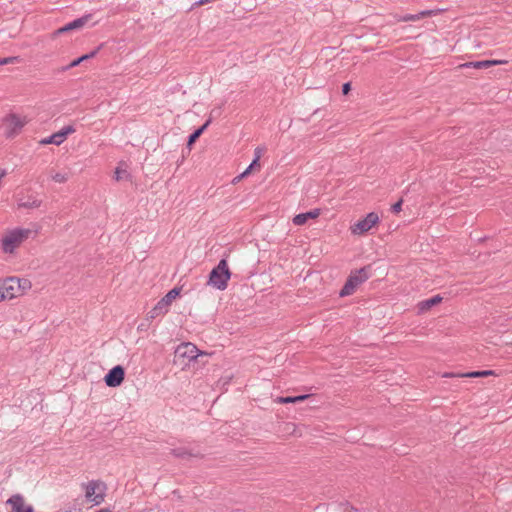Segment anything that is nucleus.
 I'll use <instances>...</instances> for the list:
<instances>
[{
    "mask_svg": "<svg viewBox=\"0 0 512 512\" xmlns=\"http://www.w3.org/2000/svg\"><path fill=\"white\" fill-rule=\"evenodd\" d=\"M261 153H262V149L260 147H257L255 149V156L259 154V156L261 157Z\"/></svg>",
    "mask_w": 512,
    "mask_h": 512,
    "instance_id": "obj_38",
    "label": "nucleus"
},
{
    "mask_svg": "<svg viewBox=\"0 0 512 512\" xmlns=\"http://www.w3.org/2000/svg\"><path fill=\"white\" fill-rule=\"evenodd\" d=\"M99 485H100V482L94 481V480L90 481L86 485L85 496L87 499L94 502L95 505L101 504L104 501V497H105L104 493L96 494L95 491L99 487Z\"/></svg>",
    "mask_w": 512,
    "mask_h": 512,
    "instance_id": "obj_12",
    "label": "nucleus"
},
{
    "mask_svg": "<svg viewBox=\"0 0 512 512\" xmlns=\"http://www.w3.org/2000/svg\"><path fill=\"white\" fill-rule=\"evenodd\" d=\"M251 170H252V168L250 166H248L246 168V170L243 172V175H246V176L249 175L251 173Z\"/></svg>",
    "mask_w": 512,
    "mask_h": 512,
    "instance_id": "obj_37",
    "label": "nucleus"
},
{
    "mask_svg": "<svg viewBox=\"0 0 512 512\" xmlns=\"http://www.w3.org/2000/svg\"><path fill=\"white\" fill-rule=\"evenodd\" d=\"M125 378V369L121 365H116L111 368L104 377L105 384L108 387L120 386Z\"/></svg>",
    "mask_w": 512,
    "mask_h": 512,
    "instance_id": "obj_8",
    "label": "nucleus"
},
{
    "mask_svg": "<svg viewBox=\"0 0 512 512\" xmlns=\"http://www.w3.org/2000/svg\"><path fill=\"white\" fill-rule=\"evenodd\" d=\"M19 282V295L23 294L26 290L31 288V282L27 279L18 278Z\"/></svg>",
    "mask_w": 512,
    "mask_h": 512,
    "instance_id": "obj_23",
    "label": "nucleus"
},
{
    "mask_svg": "<svg viewBox=\"0 0 512 512\" xmlns=\"http://www.w3.org/2000/svg\"><path fill=\"white\" fill-rule=\"evenodd\" d=\"M30 230L28 229H16L9 233L3 238L2 245L5 252H13L24 239L28 238Z\"/></svg>",
    "mask_w": 512,
    "mask_h": 512,
    "instance_id": "obj_6",
    "label": "nucleus"
},
{
    "mask_svg": "<svg viewBox=\"0 0 512 512\" xmlns=\"http://www.w3.org/2000/svg\"><path fill=\"white\" fill-rule=\"evenodd\" d=\"M351 90V83L350 82H346L342 85V94L343 95H347Z\"/></svg>",
    "mask_w": 512,
    "mask_h": 512,
    "instance_id": "obj_31",
    "label": "nucleus"
},
{
    "mask_svg": "<svg viewBox=\"0 0 512 512\" xmlns=\"http://www.w3.org/2000/svg\"><path fill=\"white\" fill-rule=\"evenodd\" d=\"M6 503L11 506V512H34L33 506L25 504L21 494L12 495Z\"/></svg>",
    "mask_w": 512,
    "mask_h": 512,
    "instance_id": "obj_11",
    "label": "nucleus"
},
{
    "mask_svg": "<svg viewBox=\"0 0 512 512\" xmlns=\"http://www.w3.org/2000/svg\"><path fill=\"white\" fill-rule=\"evenodd\" d=\"M276 401L281 404L295 403L294 396L278 397Z\"/></svg>",
    "mask_w": 512,
    "mask_h": 512,
    "instance_id": "obj_27",
    "label": "nucleus"
},
{
    "mask_svg": "<svg viewBox=\"0 0 512 512\" xmlns=\"http://www.w3.org/2000/svg\"><path fill=\"white\" fill-rule=\"evenodd\" d=\"M244 177H246V175H243V172H242L240 175H238L237 177L234 178L233 183L238 182L239 180H241Z\"/></svg>",
    "mask_w": 512,
    "mask_h": 512,
    "instance_id": "obj_35",
    "label": "nucleus"
},
{
    "mask_svg": "<svg viewBox=\"0 0 512 512\" xmlns=\"http://www.w3.org/2000/svg\"><path fill=\"white\" fill-rule=\"evenodd\" d=\"M64 142L63 136H61L60 132L53 133L52 135L42 139L40 141L41 145H48V144H54V145H61Z\"/></svg>",
    "mask_w": 512,
    "mask_h": 512,
    "instance_id": "obj_20",
    "label": "nucleus"
},
{
    "mask_svg": "<svg viewBox=\"0 0 512 512\" xmlns=\"http://www.w3.org/2000/svg\"><path fill=\"white\" fill-rule=\"evenodd\" d=\"M231 275L232 273L228 267L227 260L221 259L219 263L210 271L207 284L223 291L227 288Z\"/></svg>",
    "mask_w": 512,
    "mask_h": 512,
    "instance_id": "obj_1",
    "label": "nucleus"
},
{
    "mask_svg": "<svg viewBox=\"0 0 512 512\" xmlns=\"http://www.w3.org/2000/svg\"><path fill=\"white\" fill-rule=\"evenodd\" d=\"M309 397H310L309 394H301V395L294 396L295 403L303 402L304 400L308 399Z\"/></svg>",
    "mask_w": 512,
    "mask_h": 512,
    "instance_id": "obj_32",
    "label": "nucleus"
},
{
    "mask_svg": "<svg viewBox=\"0 0 512 512\" xmlns=\"http://www.w3.org/2000/svg\"><path fill=\"white\" fill-rule=\"evenodd\" d=\"M435 14V11L433 10H424V11H421L420 13L418 14H406L402 17V21H405V22H408V21H417L421 18H424V17H427V16H431Z\"/></svg>",
    "mask_w": 512,
    "mask_h": 512,
    "instance_id": "obj_21",
    "label": "nucleus"
},
{
    "mask_svg": "<svg viewBox=\"0 0 512 512\" xmlns=\"http://www.w3.org/2000/svg\"><path fill=\"white\" fill-rule=\"evenodd\" d=\"M244 177H246V175H243V172H242L240 175H238L237 177L234 178L233 183L238 182L239 180H241Z\"/></svg>",
    "mask_w": 512,
    "mask_h": 512,
    "instance_id": "obj_36",
    "label": "nucleus"
},
{
    "mask_svg": "<svg viewBox=\"0 0 512 512\" xmlns=\"http://www.w3.org/2000/svg\"><path fill=\"white\" fill-rule=\"evenodd\" d=\"M495 372L492 370H480V371H472L464 374H454V373H446L444 374L445 377H470V378H477V377H487L490 375H494Z\"/></svg>",
    "mask_w": 512,
    "mask_h": 512,
    "instance_id": "obj_16",
    "label": "nucleus"
},
{
    "mask_svg": "<svg viewBox=\"0 0 512 512\" xmlns=\"http://www.w3.org/2000/svg\"><path fill=\"white\" fill-rule=\"evenodd\" d=\"M211 122H212V119H211V118L207 119V120L205 121V123H204L202 126H200L199 128H197L196 130H197L198 132H200L201 134H203V133H204V131H205V130L208 128V126L211 124Z\"/></svg>",
    "mask_w": 512,
    "mask_h": 512,
    "instance_id": "obj_29",
    "label": "nucleus"
},
{
    "mask_svg": "<svg viewBox=\"0 0 512 512\" xmlns=\"http://www.w3.org/2000/svg\"><path fill=\"white\" fill-rule=\"evenodd\" d=\"M96 512H111L108 508H102Z\"/></svg>",
    "mask_w": 512,
    "mask_h": 512,
    "instance_id": "obj_39",
    "label": "nucleus"
},
{
    "mask_svg": "<svg viewBox=\"0 0 512 512\" xmlns=\"http://www.w3.org/2000/svg\"><path fill=\"white\" fill-rule=\"evenodd\" d=\"M203 353L196 347V345L186 342L177 346L174 352V364L187 366L190 362L197 360Z\"/></svg>",
    "mask_w": 512,
    "mask_h": 512,
    "instance_id": "obj_3",
    "label": "nucleus"
},
{
    "mask_svg": "<svg viewBox=\"0 0 512 512\" xmlns=\"http://www.w3.org/2000/svg\"><path fill=\"white\" fill-rule=\"evenodd\" d=\"M90 18H91L90 14L84 15L80 18H77V19L65 24L64 26L58 28L54 32V35L57 36V35H61L64 33L71 32V31L79 30L84 27V25L89 21Z\"/></svg>",
    "mask_w": 512,
    "mask_h": 512,
    "instance_id": "obj_10",
    "label": "nucleus"
},
{
    "mask_svg": "<svg viewBox=\"0 0 512 512\" xmlns=\"http://www.w3.org/2000/svg\"><path fill=\"white\" fill-rule=\"evenodd\" d=\"M131 175L128 173L126 169H122L120 167H117L115 170V179L117 181L123 180V179H129Z\"/></svg>",
    "mask_w": 512,
    "mask_h": 512,
    "instance_id": "obj_22",
    "label": "nucleus"
},
{
    "mask_svg": "<svg viewBox=\"0 0 512 512\" xmlns=\"http://www.w3.org/2000/svg\"><path fill=\"white\" fill-rule=\"evenodd\" d=\"M102 45L98 46L96 49H94L93 51H91L90 53H87V54H84L76 59H74L70 64H68L67 66H65L63 68V70H68V69H71L73 67H76L78 66L80 63H82L83 61H86L88 59H91L93 57H95L97 55V53L99 52V50L101 49Z\"/></svg>",
    "mask_w": 512,
    "mask_h": 512,
    "instance_id": "obj_17",
    "label": "nucleus"
},
{
    "mask_svg": "<svg viewBox=\"0 0 512 512\" xmlns=\"http://www.w3.org/2000/svg\"><path fill=\"white\" fill-rule=\"evenodd\" d=\"M15 60H16V57L0 58V65L14 63Z\"/></svg>",
    "mask_w": 512,
    "mask_h": 512,
    "instance_id": "obj_30",
    "label": "nucleus"
},
{
    "mask_svg": "<svg viewBox=\"0 0 512 512\" xmlns=\"http://www.w3.org/2000/svg\"><path fill=\"white\" fill-rule=\"evenodd\" d=\"M41 204H42L41 200L37 199L33 195H30V196H28L26 201H23L22 199H20L19 202H18V207L19 208H26V209H33V208L40 207Z\"/></svg>",
    "mask_w": 512,
    "mask_h": 512,
    "instance_id": "obj_19",
    "label": "nucleus"
},
{
    "mask_svg": "<svg viewBox=\"0 0 512 512\" xmlns=\"http://www.w3.org/2000/svg\"><path fill=\"white\" fill-rule=\"evenodd\" d=\"M52 179L58 183H64L68 180V175L63 173H56L52 176Z\"/></svg>",
    "mask_w": 512,
    "mask_h": 512,
    "instance_id": "obj_26",
    "label": "nucleus"
},
{
    "mask_svg": "<svg viewBox=\"0 0 512 512\" xmlns=\"http://www.w3.org/2000/svg\"><path fill=\"white\" fill-rule=\"evenodd\" d=\"M402 204H403V200L402 199L398 200L396 203H394L392 205L391 211L393 213H399L401 211V209H402Z\"/></svg>",
    "mask_w": 512,
    "mask_h": 512,
    "instance_id": "obj_28",
    "label": "nucleus"
},
{
    "mask_svg": "<svg viewBox=\"0 0 512 512\" xmlns=\"http://www.w3.org/2000/svg\"><path fill=\"white\" fill-rule=\"evenodd\" d=\"M0 285L5 296V300L19 296V282L17 277L0 279Z\"/></svg>",
    "mask_w": 512,
    "mask_h": 512,
    "instance_id": "obj_9",
    "label": "nucleus"
},
{
    "mask_svg": "<svg viewBox=\"0 0 512 512\" xmlns=\"http://www.w3.org/2000/svg\"><path fill=\"white\" fill-rule=\"evenodd\" d=\"M181 288L174 287L147 313V320H153L159 316L165 315L171 303L180 295Z\"/></svg>",
    "mask_w": 512,
    "mask_h": 512,
    "instance_id": "obj_4",
    "label": "nucleus"
},
{
    "mask_svg": "<svg viewBox=\"0 0 512 512\" xmlns=\"http://www.w3.org/2000/svg\"><path fill=\"white\" fill-rule=\"evenodd\" d=\"M259 159H260V156L259 154L256 155V157L253 159V161L251 162V164L249 165L252 169L255 167V166H260L259 164Z\"/></svg>",
    "mask_w": 512,
    "mask_h": 512,
    "instance_id": "obj_33",
    "label": "nucleus"
},
{
    "mask_svg": "<svg viewBox=\"0 0 512 512\" xmlns=\"http://www.w3.org/2000/svg\"><path fill=\"white\" fill-rule=\"evenodd\" d=\"M320 215L319 209H313L305 213L297 214L293 217V224L296 226L304 225L308 222L310 219H315Z\"/></svg>",
    "mask_w": 512,
    "mask_h": 512,
    "instance_id": "obj_15",
    "label": "nucleus"
},
{
    "mask_svg": "<svg viewBox=\"0 0 512 512\" xmlns=\"http://www.w3.org/2000/svg\"><path fill=\"white\" fill-rule=\"evenodd\" d=\"M61 136H63V140L67 139V136L75 132V128L72 125H68L63 127L60 131Z\"/></svg>",
    "mask_w": 512,
    "mask_h": 512,
    "instance_id": "obj_25",
    "label": "nucleus"
},
{
    "mask_svg": "<svg viewBox=\"0 0 512 512\" xmlns=\"http://www.w3.org/2000/svg\"><path fill=\"white\" fill-rule=\"evenodd\" d=\"M442 301V297L440 295H435L429 299L423 300L419 302L418 308L420 312H426L430 310L432 307L436 306Z\"/></svg>",
    "mask_w": 512,
    "mask_h": 512,
    "instance_id": "obj_18",
    "label": "nucleus"
},
{
    "mask_svg": "<svg viewBox=\"0 0 512 512\" xmlns=\"http://www.w3.org/2000/svg\"><path fill=\"white\" fill-rule=\"evenodd\" d=\"M506 61L503 60H480V61H471L462 64L460 67L462 68H475V69H487L491 66L503 64Z\"/></svg>",
    "mask_w": 512,
    "mask_h": 512,
    "instance_id": "obj_14",
    "label": "nucleus"
},
{
    "mask_svg": "<svg viewBox=\"0 0 512 512\" xmlns=\"http://www.w3.org/2000/svg\"><path fill=\"white\" fill-rule=\"evenodd\" d=\"M343 512H358V509L355 507L346 505Z\"/></svg>",
    "mask_w": 512,
    "mask_h": 512,
    "instance_id": "obj_34",
    "label": "nucleus"
},
{
    "mask_svg": "<svg viewBox=\"0 0 512 512\" xmlns=\"http://www.w3.org/2000/svg\"><path fill=\"white\" fill-rule=\"evenodd\" d=\"M379 221V217L377 213L370 212L363 219L357 221L352 227L353 234L362 235L368 232L373 226H375Z\"/></svg>",
    "mask_w": 512,
    "mask_h": 512,
    "instance_id": "obj_7",
    "label": "nucleus"
},
{
    "mask_svg": "<svg viewBox=\"0 0 512 512\" xmlns=\"http://www.w3.org/2000/svg\"><path fill=\"white\" fill-rule=\"evenodd\" d=\"M26 120L19 117L14 113H10L3 118V126H4V135L6 138H14L18 135L24 125L26 124Z\"/></svg>",
    "mask_w": 512,
    "mask_h": 512,
    "instance_id": "obj_5",
    "label": "nucleus"
},
{
    "mask_svg": "<svg viewBox=\"0 0 512 512\" xmlns=\"http://www.w3.org/2000/svg\"><path fill=\"white\" fill-rule=\"evenodd\" d=\"M202 134L200 132H198L197 130H194L189 136H188V140H187V146L188 147H191L196 141L197 139L201 136Z\"/></svg>",
    "mask_w": 512,
    "mask_h": 512,
    "instance_id": "obj_24",
    "label": "nucleus"
},
{
    "mask_svg": "<svg viewBox=\"0 0 512 512\" xmlns=\"http://www.w3.org/2000/svg\"><path fill=\"white\" fill-rule=\"evenodd\" d=\"M369 271L370 266H364L358 270L352 271L341 288L339 296L346 297L354 294L358 286L369 278Z\"/></svg>",
    "mask_w": 512,
    "mask_h": 512,
    "instance_id": "obj_2",
    "label": "nucleus"
},
{
    "mask_svg": "<svg viewBox=\"0 0 512 512\" xmlns=\"http://www.w3.org/2000/svg\"><path fill=\"white\" fill-rule=\"evenodd\" d=\"M170 454L180 459L201 458L203 456L200 451L187 447L173 448L171 449Z\"/></svg>",
    "mask_w": 512,
    "mask_h": 512,
    "instance_id": "obj_13",
    "label": "nucleus"
}]
</instances>
